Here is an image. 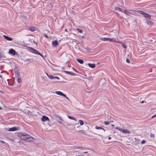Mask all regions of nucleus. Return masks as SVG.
<instances>
[{"label": "nucleus", "instance_id": "18", "mask_svg": "<svg viewBox=\"0 0 156 156\" xmlns=\"http://www.w3.org/2000/svg\"><path fill=\"white\" fill-rule=\"evenodd\" d=\"M95 128L97 129H101L104 132L105 131V130L102 128V127L100 126H96L95 127Z\"/></svg>", "mask_w": 156, "mask_h": 156}, {"label": "nucleus", "instance_id": "40", "mask_svg": "<svg viewBox=\"0 0 156 156\" xmlns=\"http://www.w3.org/2000/svg\"><path fill=\"white\" fill-rule=\"evenodd\" d=\"M1 142L2 143H4V142L3 141H1Z\"/></svg>", "mask_w": 156, "mask_h": 156}, {"label": "nucleus", "instance_id": "23", "mask_svg": "<svg viewBox=\"0 0 156 156\" xmlns=\"http://www.w3.org/2000/svg\"><path fill=\"white\" fill-rule=\"evenodd\" d=\"M68 118L69 119H73V120H74L75 121H76V119H75V118H74V117H72V116H68Z\"/></svg>", "mask_w": 156, "mask_h": 156}, {"label": "nucleus", "instance_id": "3", "mask_svg": "<svg viewBox=\"0 0 156 156\" xmlns=\"http://www.w3.org/2000/svg\"><path fill=\"white\" fill-rule=\"evenodd\" d=\"M117 129L119 130L120 131L122 132L123 133L126 134H130V132L127 129H123L119 127L116 128Z\"/></svg>", "mask_w": 156, "mask_h": 156}, {"label": "nucleus", "instance_id": "29", "mask_svg": "<svg viewBox=\"0 0 156 156\" xmlns=\"http://www.w3.org/2000/svg\"><path fill=\"white\" fill-rule=\"evenodd\" d=\"M150 136L151 137H154V134H152V133H151L150 134Z\"/></svg>", "mask_w": 156, "mask_h": 156}, {"label": "nucleus", "instance_id": "39", "mask_svg": "<svg viewBox=\"0 0 156 156\" xmlns=\"http://www.w3.org/2000/svg\"><path fill=\"white\" fill-rule=\"evenodd\" d=\"M111 139V137H109L108 138V139L109 140H110Z\"/></svg>", "mask_w": 156, "mask_h": 156}, {"label": "nucleus", "instance_id": "46", "mask_svg": "<svg viewBox=\"0 0 156 156\" xmlns=\"http://www.w3.org/2000/svg\"><path fill=\"white\" fill-rule=\"evenodd\" d=\"M2 109V108L1 107H0V110H1Z\"/></svg>", "mask_w": 156, "mask_h": 156}, {"label": "nucleus", "instance_id": "45", "mask_svg": "<svg viewBox=\"0 0 156 156\" xmlns=\"http://www.w3.org/2000/svg\"><path fill=\"white\" fill-rule=\"evenodd\" d=\"M73 69L75 71H76V69H74V68H73Z\"/></svg>", "mask_w": 156, "mask_h": 156}, {"label": "nucleus", "instance_id": "21", "mask_svg": "<svg viewBox=\"0 0 156 156\" xmlns=\"http://www.w3.org/2000/svg\"><path fill=\"white\" fill-rule=\"evenodd\" d=\"M76 60L79 62L81 64H83L84 62L81 59H80L79 58H76Z\"/></svg>", "mask_w": 156, "mask_h": 156}, {"label": "nucleus", "instance_id": "4", "mask_svg": "<svg viewBox=\"0 0 156 156\" xmlns=\"http://www.w3.org/2000/svg\"><path fill=\"white\" fill-rule=\"evenodd\" d=\"M24 140L29 142H32L34 140V138L27 134Z\"/></svg>", "mask_w": 156, "mask_h": 156}, {"label": "nucleus", "instance_id": "35", "mask_svg": "<svg viewBox=\"0 0 156 156\" xmlns=\"http://www.w3.org/2000/svg\"><path fill=\"white\" fill-rule=\"evenodd\" d=\"M25 61V62H27L29 61L30 59H26Z\"/></svg>", "mask_w": 156, "mask_h": 156}, {"label": "nucleus", "instance_id": "11", "mask_svg": "<svg viewBox=\"0 0 156 156\" xmlns=\"http://www.w3.org/2000/svg\"><path fill=\"white\" fill-rule=\"evenodd\" d=\"M52 45L53 46V47H56L57 46V45H58V42L57 41H53L52 42Z\"/></svg>", "mask_w": 156, "mask_h": 156}, {"label": "nucleus", "instance_id": "27", "mask_svg": "<svg viewBox=\"0 0 156 156\" xmlns=\"http://www.w3.org/2000/svg\"><path fill=\"white\" fill-rule=\"evenodd\" d=\"M76 30L79 33H82L83 32L82 30L80 29L77 28Z\"/></svg>", "mask_w": 156, "mask_h": 156}, {"label": "nucleus", "instance_id": "1", "mask_svg": "<svg viewBox=\"0 0 156 156\" xmlns=\"http://www.w3.org/2000/svg\"><path fill=\"white\" fill-rule=\"evenodd\" d=\"M27 133L24 132L19 133H18V135L21 139L25 140L26 137V135H27Z\"/></svg>", "mask_w": 156, "mask_h": 156}, {"label": "nucleus", "instance_id": "36", "mask_svg": "<svg viewBox=\"0 0 156 156\" xmlns=\"http://www.w3.org/2000/svg\"><path fill=\"white\" fill-rule=\"evenodd\" d=\"M155 117H156V113L155 115H153L151 117V118L153 119Z\"/></svg>", "mask_w": 156, "mask_h": 156}, {"label": "nucleus", "instance_id": "16", "mask_svg": "<svg viewBox=\"0 0 156 156\" xmlns=\"http://www.w3.org/2000/svg\"><path fill=\"white\" fill-rule=\"evenodd\" d=\"M17 81L19 83H20L21 82V79L20 77L19 74L18 73L17 74Z\"/></svg>", "mask_w": 156, "mask_h": 156}, {"label": "nucleus", "instance_id": "31", "mask_svg": "<svg viewBox=\"0 0 156 156\" xmlns=\"http://www.w3.org/2000/svg\"><path fill=\"white\" fill-rule=\"evenodd\" d=\"M44 37H45L46 38L48 37V36L46 34H44Z\"/></svg>", "mask_w": 156, "mask_h": 156}, {"label": "nucleus", "instance_id": "10", "mask_svg": "<svg viewBox=\"0 0 156 156\" xmlns=\"http://www.w3.org/2000/svg\"><path fill=\"white\" fill-rule=\"evenodd\" d=\"M41 120L43 122H45L46 121H49V119L48 117H47L45 115H44L41 118Z\"/></svg>", "mask_w": 156, "mask_h": 156}, {"label": "nucleus", "instance_id": "34", "mask_svg": "<svg viewBox=\"0 0 156 156\" xmlns=\"http://www.w3.org/2000/svg\"><path fill=\"white\" fill-rule=\"evenodd\" d=\"M58 122L61 124H62L63 123L62 121H58Z\"/></svg>", "mask_w": 156, "mask_h": 156}, {"label": "nucleus", "instance_id": "37", "mask_svg": "<svg viewBox=\"0 0 156 156\" xmlns=\"http://www.w3.org/2000/svg\"><path fill=\"white\" fill-rule=\"evenodd\" d=\"M59 119H60L62 121V118H61V117H59Z\"/></svg>", "mask_w": 156, "mask_h": 156}, {"label": "nucleus", "instance_id": "15", "mask_svg": "<svg viewBox=\"0 0 156 156\" xmlns=\"http://www.w3.org/2000/svg\"><path fill=\"white\" fill-rule=\"evenodd\" d=\"M115 42H117L118 43L120 44H122V46L125 48L126 49V46L125 43H122V42H119V41H116Z\"/></svg>", "mask_w": 156, "mask_h": 156}, {"label": "nucleus", "instance_id": "26", "mask_svg": "<svg viewBox=\"0 0 156 156\" xmlns=\"http://www.w3.org/2000/svg\"><path fill=\"white\" fill-rule=\"evenodd\" d=\"M123 11L122 12H124L126 15H129V12L128 11H126L124 9H123Z\"/></svg>", "mask_w": 156, "mask_h": 156}, {"label": "nucleus", "instance_id": "19", "mask_svg": "<svg viewBox=\"0 0 156 156\" xmlns=\"http://www.w3.org/2000/svg\"><path fill=\"white\" fill-rule=\"evenodd\" d=\"M114 9L116 10L119 11H120L121 12L123 11V9H122L121 8H120L119 7H115Z\"/></svg>", "mask_w": 156, "mask_h": 156}, {"label": "nucleus", "instance_id": "12", "mask_svg": "<svg viewBox=\"0 0 156 156\" xmlns=\"http://www.w3.org/2000/svg\"><path fill=\"white\" fill-rule=\"evenodd\" d=\"M16 51L12 49H10L9 51V53L11 54L14 55L16 54Z\"/></svg>", "mask_w": 156, "mask_h": 156}, {"label": "nucleus", "instance_id": "2", "mask_svg": "<svg viewBox=\"0 0 156 156\" xmlns=\"http://www.w3.org/2000/svg\"><path fill=\"white\" fill-rule=\"evenodd\" d=\"M29 50L30 52H32L36 54L40 55L43 57L41 53L39 52L37 50L32 48H29Z\"/></svg>", "mask_w": 156, "mask_h": 156}, {"label": "nucleus", "instance_id": "20", "mask_svg": "<svg viewBox=\"0 0 156 156\" xmlns=\"http://www.w3.org/2000/svg\"><path fill=\"white\" fill-rule=\"evenodd\" d=\"M16 128L15 127H13L12 128H9V131H14L16 130Z\"/></svg>", "mask_w": 156, "mask_h": 156}, {"label": "nucleus", "instance_id": "22", "mask_svg": "<svg viewBox=\"0 0 156 156\" xmlns=\"http://www.w3.org/2000/svg\"><path fill=\"white\" fill-rule=\"evenodd\" d=\"M147 23L149 25H152L153 24V23L150 20H148L147 21Z\"/></svg>", "mask_w": 156, "mask_h": 156}, {"label": "nucleus", "instance_id": "24", "mask_svg": "<svg viewBox=\"0 0 156 156\" xmlns=\"http://www.w3.org/2000/svg\"><path fill=\"white\" fill-rule=\"evenodd\" d=\"M64 125L65 126H70L71 125V124L70 123H69L66 122H65L64 123Z\"/></svg>", "mask_w": 156, "mask_h": 156}, {"label": "nucleus", "instance_id": "25", "mask_svg": "<svg viewBox=\"0 0 156 156\" xmlns=\"http://www.w3.org/2000/svg\"><path fill=\"white\" fill-rule=\"evenodd\" d=\"M79 122L80 123V124L81 126L83 125L84 124V122H83V121L81 120H79Z\"/></svg>", "mask_w": 156, "mask_h": 156}, {"label": "nucleus", "instance_id": "5", "mask_svg": "<svg viewBox=\"0 0 156 156\" xmlns=\"http://www.w3.org/2000/svg\"><path fill=\"white\" fill-rule=\"evenodd\" d=\"M139 13L141 14L144 16L145 17L147 18L150 19L151 17V16L150 15L147 14V13H145L144 12L142 11H139Z\"/></svg>", "mask_w": 156, "mask_h": 156}, {"label": "nucleus", "instance_id": "28", "mask_svg": "<svg viewBox=\"0 0 156 156\" xmlns=\"http://www.w3.org/2000/svg\"><path fill=\"white\" fill-rule=\"evenodd\" d=\"M104 123L105 125H107L109 124L110 122H109L108 121V122L105 121V122H104Z\"/></svg>", "mask_w": 156, "mask_h": 156}, {"label": "nucleus", "instance_id": "9", "mask_svg": "<svg viewBox=\"0 0 156 156\" xmlns=\"http://www.w3.org/2000/svg\"><path fill=\"white\" fill-rule=\"evenodd\" d=\"M74 149H80L83 150H86L87 149H89L87 147H81L78 146H75L74 147Z\"/></svg>", "mask_w": 156, "mask_h": 156}, {"label": "nucleus", "instance_id": "42", "mask_svg": "<svg viewBox=\"0 0 156 156\" xmlns=\"http://www.w3.org/2000/svg\"><path fill=\"white\" fill-rule=\"evenodd\" d=\"M46 75H47V76L48 77V76H49V75L47 73H46Z\"/></svg>", "mask_w": 156, "mask_h": 156}, {"label": "nucleus", "instance_id": "8", "mask_svg": "<svg viewBox=\"0 0 156 156\" xmlns=\"http://www.w3.org/2000/svg\"><path fill=\"white\" fill-rule=\"evenodd\" d=\"M63 72L65 73L66 74H69L72 76L76 75V73H73L71 72L68 71H63Z\"/></svg>", "mask_w": 156, "mask_h": 156}, {"label": "nucleus", "instance_id": "50", "mask_svg": "<svg viewBox=\"0 0 156 156\" xmlns=\"http://www.w3.org/2000/svg\"><path fill=\"white\" fill-rule=\"evenodd\" d=\"M0 77H1V78H2V76L1 75H0Z\"/></svg>", "mask_w": 156, "mask_h": 156}, {"label": "nucleus", "instance_id": "47", "mask_svg": "<svg viewBox=\"0 0 156 156\" xmlns=\"http://www.w3.org/2000/svg\"><path fill=\"white\" fill-rule=\"evenodd\" d=\"M33 42H34V43H36V42H35L34 41H33Z\"/></svg>", "mask_w": 156, "mask_h": 156}, {"label": "nucleus", "instance_id": "49", "mask_svg": "<svg viewBox=\"0 0 156 156\" xmlns=\"http://www.w3.org/2000/svg\"><path fill=\"white\" fill-rule=\"evenodd\" d=\"M18 143H20V141H19V142H18Z\"/></svg>", "mask_w": 156, "mask_h": 156}, {"label": "nucleus", "instance_id": "43", "mask_svg": "<svg viewBox=\"0 0 156 156\" xmlns=\"http://www.w3.org/2000/svg\"><path fill=\"white\" fill-rule=\"evenodd\" d=\"M65 31H67V29H65Z\"/></svg>", "mask_w": 156, "mask_h": 156}, {"label": "nucleus", "instance_id": "38", "mask_svg": "<svg viewBox=\"0 0 156 156\" xmlns=\"http://www.w3.org/2000/svg\"><path fill=\"white\" fill-rule=\"evenodd\" d=\"M2 58V55L0 53V59H1Z\"/></svg>", "mask_w": 156, "mask_h": 156}, {"label": "nucleus", "instance_id": "14", "mask_svg": "<svg viewBox=\"0 0 156 156\" xmlns=\"http://www.w3.org/2000/svg\"><path fill=\"white\" fill-rule=\"evenodd\" d=\"M3 37L5 39H6V40H7L8 41H12V38H11L10 37H9L7 36H6L5 35H4Z\"/></svg>", "mask_w": 156, "mask_h": 156}, {"label": "nucleus", "instance_id": "7", "mask_svg": "<svg viewBox=\"0 0 156 156\" xmlns=\"http://www.w3.org/2000/svg\"><path fill=\"white\" fill-rule=\"evenodd\" d=\"M100 39H101V40H102V41H111V42H116V41H115V40L113 39H110V38H100Z\"/></svg>", "mask_w": 156, "mask_h": 156}, {"label": "nucleus", "instance_id": "32", "mask_svg": "<svg viewBox=\"0 0 156 156\" xmlns=\"http://www.w3.org/2000/svg\"><path fill=\"white\" fill-rule=\"evenodd\" d=\"M30 30L32 31H34V28H31V29H30Z\"/></svg>", "mask_w": 156, "mask_h": 156}, {"label": "nucleus", "instance_id": "44", "mask_svg": "<svg viewBox=\"0 0 156 156\" xmlns=\"http://www.w3.org/2000/svg\"><path fill=\"white\" fill-rule=\"evenodd\" d=\"M87 153V151H85V152H84V153Z\"/></svg>", "mask_w": 156, "mask_h": 156}, {"label": "nucleus", "instance_id": "30", "mask_svg": "<svg viewBox=\"0 0 156 156\" xmlns=\"http://www.w3.org/2000/svg\"><path fill=\"white\" fill-rule=\"evenodd\" d=\"M145 140H143L142 141L141 143L142 144H144V143H145Z\"/></svg>", "mask_w": 156, "mask_h": 156}, {"label": "nucleus", "instance_id": "41", "mask_svg": "<svg viewBox=\"0 0 156 156\" xmlns=\"http://www.w3.org/2000/svg\"><path fill=\"white\" fill-rule=\"evenodd\" d=\"M144 101H142L141 102V103H144Z\"/></svg>", "mask_w": 156, "mask_h": 156}, {"label": "nucleus", "instance_id": "17", "mask_svg": "<svg viewBox=\"0 0 156 156\" xmlns=\"http://www.w3.org/2000/svg\"><path fill=\"white\" fill-rule=\"evenodd\" d=\"M88 65L90 67L92 68H94L95 67V65L94 64L88 63Z\"/></svg>", "mask_w": 156, "mask_h": 156}, {"label": "nucleus", "instance_id": "6", "mask_svg": "<svg viewBox=\"0 0 156 156\" xmlns=\"http://www.w3.org/2000/svg\"><path fill=\"white\" fill-rule=\"evenodd\" d=\"M55 93L58 95H59L62 96L63 97H65V98H66L67 99H68V100H69V98H68L66 96L65 94H63L61 91H56L55 92Z\"/></svg>", "mask_w": 156, "mask_h": 156}, {"label": "nucleus", "instance_id": "13", "mask_svg": "<svg viewBox=\"0 0 156 156\" xmlns=\"http://www.w3.org/2000/svg\"><path fill=\"white\" fill-rule=\"evenodd\" d=\"M48 77L50 79H56L58 80H59V77H58V76H54L52 75H50V76H48Z\"/></svg>", "mask_w": 156, "mask_h": 156}, {"label": "nucleus", "instance_id": "33", "mask_svg": "<svg viewBox=\"0 0 156 156\" xmlns=\"http://www.w3.org/2000/svg\"><path fill=\"white\" fill-rule=\"evenodd\" d=\"M126 62H127V63H129L130 62V61L128 59H127L126 60Z\"/></svg>", "mask_w": 156, "mask_h": 156}, {"label": "nucleus", "instance_id": "48", "mask_svg": "<svg viewBox=\"0 0 156 156\" xmlns=\"http://www.w3.org/2000/svg\"><path fill=\"white\" fill-rule=\"evenodd\" d=\"M114 126V125H112V126Z\"/></svg>", "mask_w": 156, "mask_h": 156}]
</instances>
